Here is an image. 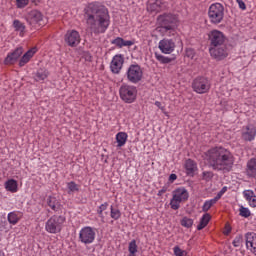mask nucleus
<instances>
[{"label":"nucleus","instance_id":"f257e3e1","mask_svg":"<svg viewBox=\"0 0 256 256\" xmlns=\"http://www.w3.org/2000/svg\"><path fill=\"white\" fill-rule=\"evenodd\" d=\"M86 23L94 35L106 33L111 25V17L106 8L93 5L89 7L87 12Z\"/></svg>","mask_w":256,"mask_h":256},{"label":"nucleus","instance_id":"f03ea898","mask_svg":"<svg viewBox=\"0 0 256 256\" xmlns=\"http://www.w3.org/2000/svg\"><path fill=\"white\" fill-rule=\"evenodd\" d=\"M177 17L173 14H162L157 18L155 32L162 37H175L177 35Z\"/></svg>","mask_w":256,"mask_h":256},{"label":"nucleus","instance_id":"7ed1b4c3","mask_svg":"<svg viewBox=\"0 0 256 256\" xmlns=\"http://www.w3.org/2000/svg\"><path fill=\"white\" fill-rule=\"evenodd\" d=\"M204 160H206L208 165L213 167V169L223 171V169H225V148L215 147L208 150L204 154Z\"/></svg>","mask_w":256,"mask_h":256},{"label":"nucleus","instance_id":"20e7f679","mask_svg":"<svg viewBox=\"0 0 256 256\" xmlns=\"http://www.w3.org/2000/svg\"><path fill=\"white\" fill-rule=\"evenodd\" d=\"M225 17V7L221 3H213L208 9V19L212 25H219Z\"/></svg>","mask_w":256,"mask_h":256},{"label":"nucleus","instance_id":"39448f33","mask_svg":"<svg viewBox=\"0 0 256 256\" xmlns=\"http://www.w3.org/2000/svg\"><path fill=\"white\" fill-rule=\"evenodd\" d=\"M189 199V192L185 187L176 188L172 192V199L170 200V207L174 211H177L181 207V203H185Z\"/></svg>","mask_w":256,"mask_h":256},{"label":"nucleus","instance_id":"423d86ee","mask_svg":"<svg viewBox=\"0 0 256 256\" xmlns=\"http://www.w3.org/2000/svg\"><path fill=\"white\" fill-rule=\"evenodd\" d=\"M65 221V216L54 215L46 221L45 231H47V233H52L53 235L61 233Z\"/></svg>","mask_w":256,"mask_h":256},{"label":"nucleus","instance_id":"0eeeda50","mask_svg":"<svg viewBox=\"0 0 256 256\" xmlns=\"http://www.w3.org/2000/svg\"><path fill=\"white\" fill-rule=\"evenodd\" d=\"M120 99L124 103H135L137 101V87L129 84H124L119 89Z\"/></svg>","mask_w":256,"mask_h":256},{"label":"nucleus","instance_id":"6e6552de","mask_svg":"<svg viewBox=\"0 0 256 256\" xmlns=\"http://www.w3.org/2000/svg\"><path fill=\"white\" fill-rule=\"evenodd\" d=\"M95 237H97L95 228L85 226L80 229L78 239L83 245H91L92 243H95Z\"/></svg>","mask_w":256,"mask_h":256},{"label":"nucleus","instance_id":"1a4fd4ad","mask_svg":"<svg viewBox=\"0 0 256 256\" xmlns=\"http://www.w3.org/2000/svg\"><path fill=\"white\" fill-rule=\"evenodd\" d=\"M126 77L130 83H139L143 79V68L139 64H131L126 71Z\"/></svg>","mask_w":256,"mask_h":256},{"label":"nucleus","instance_id":"9d476101","mask_svg":"<svg viewBox=\"0 0 256 256\" xmlns=\"http://www.w3.org/2000/svg\"><path fill=\"white\" fill-rule=\"evenodd\" d=\"M192 89L199 95L209 93V89H211V82L205 77H197L192 82Z\"/></svg>","mask_w":256,"mask_h":256},{"label":"nucleus","instance_id":"9b49d317","mask_svg":"<svg viewBox=\"0 0 256 256\" xmlns=\"http://www.w3.org/2000/svg\"><path fill=\"white\" fill-rule=\"evenodd\" d=\"M175 47V40L169 38H163L158 43V49L161 53H164V55H171V53L175 51Z\"/></svg>","mask_w":256,"mask_h":256},{"label":"nucleus","instance_id":"f8f14e48","mask_svg":"<svg viewBox=\"0 0 256 256\" xmlns=\"http://www.w3.org/2000/svg\"><path fill=\"white\" fill-rule=\"evenodd\" d=\"M211 47H221L225 43V35L219 30H212L208 34Z\"/></svg>","mask_w":256,"mask_h":256},{"label":"nucleus","instance_id":"ddd939ff","mask_svg":"<svg viewBox=\"0 0 256 256\" xmlns=\"http://www.w3.org/2000/svg\"><path fill=\"white\" fill-rule=\"evenodd\" d=\"M124 63L125 57L123 54H116L110 62V71L115 75H119L121 73V69H123Z\"/></svg>","mask_w":256,"mask_h":256},{"label":"nucleus","instance_id":"4468645a","mask_svg":"<svg viewBox=\"0 0 256 256\" xmlns=\"http://www.w3.org/2000/svg\"><path fill=\"white\" fill-rule=\"evenodd\" d=\"M64 41L69 47H77L81 43V34L77 30H68L65 34Z\"/></svg>","mask_w":256,"mask_h":256},{"label":"nucleus","instance_id":"2eb2a0df","mask_svg":"<svg viewBox=\"0 0 256 256\" xmlns=\"http://www.w3.org/2000/svg\"><path fill=\"white\" fill-rule=\"evenodd\" d=\"M23 55V47L16 48L13 52L8 53L6 56L4 63L5 65H15L19 58Z\"/></svg>","mask_w":256,"mask_h":256},{"label":"nucleus","instance_id":"dca6fc26","mask_svg":"<svg viewBox=\"0 0 256 256\" xmlns=\"http://www.w3.org/2000/svg\"><path fill=\"white\" fill-rule=\"evenodd\" d=\"M28 21L33 27H37V25L41 27L43 25V14L37 10H33L28 16Z\"/></svg>","mask_w":256,"mask_h":256},{"label":"nucleus","instance_id":"f3484780","mask_svg":"<svg viewBox=\"0 0 256 256\" xmlns=\"http://www.w3.org/2000/svg\"><path fill=\"white\" fill-rule=\"evenodd\" d=\"M246 248L256 255V234L254 232H248L245 234Z\"/></svg>","mask_w":256,"mask_h":256},{"label":"nucleus","instance_id":"a211bd4d","mask_svg":"<svg viewBox=\"0 0 256 256\" xmlns=\"http://www.w3.org/2000/svg\"><path fill=\"white\" fill-rule=\"evenodd\" d=\"M209 51L211 57H214V59L217 61H222V59H225V45L211 46Z\"/></svg>","mask_w":256,"mask_h":256},{"label":"nucleus","instance_id":"6ab92c4d","mask_svg":"<svg viewBox=\"0 0 256 256\" xmlns=\"http://www.w3.org/2000/svg\"><path fill=\"white\" fill-rule=\"evenodd\" d=\"M223 193H225V187H223L221 189V191L216 195L215 198L210 199V200H206L202 206V211L204 213H207V211H209V209H211L213 207V205H215V203H217V201H219L221 199V197H223Z\"/></svg>","mask_w":256,"mask_h":256},{"label":"nucleus","instance_id":"aec40b11","mask_svg":"<svg viewBox=\"0 0 256 256\" xmlns=\"http://www.w3.org/2000/svg\"><path fill=\"white\" fill-rule=\"evenodd\" d=\"M256 137V128L254 126H246L242 128V139L244 141H253Z\"/></svg>","mask_w":256,"mask_h":256},{"label":"nucleus","instance_id":"412c9836","mask_svg":"<svg viewBox=\"0 0 256 256\" xmlns=\"http://www.w3.org/2000/svg\"><path fill=\"white\" fill-rule=\"evenodd\" d=\"M35 53H37V47H33L30 50H28L19 60V67H25L27 63L33 59L35 56Z\"/></svg>","mask_w":256,"mask_h":256},{"label":"nucleus","instance_id":"4be33fe9","mask_svg":"<svg viewBox=\"0 0 256 256\" xmlns=\"http://www.w3.org/2000/svg\"><path fill=\"white\" fill-rule=\"evenodd\" d=\"M165 9H167V5L161 0H156L154 3L147 6V10L150 11V13H161V11H165Z\"/></svg>","mask_w":256,"mask_h":256},{"label":"nucleus","instance_id":"5701e85b","mask_svg":"<svg viewBox=\"0 0 256 256\" xmlns=\"http://www.w3.org/2000/svg\"><path fill=\"white\" fill-rule=\"evenodd\" d=\"M184 169L189 177H193L195 171H197V163L191 159H187L184 163Z\"/></svg>","mask_w":256,"mask_h":256},{"label":"nucleus","instance_id":"b1692460","mask_svg":"<svg viewBox=\"0 0 256 256\" xmlns=\"http://www.w3.org/2000/svg\"><path fill=\"white\" fill-rule=\"evenodd\" d=\"M246 175L251 178L256 177V158L248 160L246 164Z\"/></svg>","mask_w":256,"mask_h":256},{"label":"nucleus","instance_id":"393cba45","mask_svg":"<svg viewBox=\"0 0 256 256\" xmlns=\"http://www.w3.org/2000/svg\"><path fill=\"white\" fill-rule=\"evenodd\" d=\"M111 44L118 47V49H122V47H132V45H135V42L131 40H125L121 37H117L116 39L111 41Z\"/></svg>","mask_w":256,"mask_h":256},{"label":"nucleus","instance_id":"a878e982","mask_svg":"<svg viewBox=\"0 0 256 256\" xmlns=\"http://www.w3.org/2000/svg\"><path fill=\"white\" fill-rule=\"evenodd\" d=\"M244 199L247 201L250 207H256V195L253 190H244L243 191Z\"/></svg>","mask_w":256,"mask_h":256},{"label":"nucleus","instance_id":"bb28decb","mask_svg":"<svg viewBox=\"0 0 256 256\" xmlns=\"http://www.w3.org/2000/svg\"><path fill=\"white\" fill-rule=\"evenodd\" d=\"M14 31L18 33L19 37H25V33H27V27L25 23L21 22L20 20L13 21Z\"/></svg>","mask_w":256,"mask_h":256},{"label":"nucleus","instance_id":"cd10ccee","mask_svg":"<svg viewBox=\"0 0 256 256\" xmlns=\"http://www.w3.org/2000/svg\"><path fill=\"white\" fill-rule=\"evenodd\" d=\"M5 189L10 193H17L19 191V184L15 179H9L5 182Z\"/></svg>","mask_w":256,"mask_h":256},{"label":"nucleus","instance_id":"c85d7f7f","mask_svg":"<svg viewBox=\"0 0 256 256\" xmlns=\"http://www.w3.org/2000/svg\"><path fill=\"white\" fill-rule=\"evenodd\" d=\"M127 139H129V135H127L126 132H118L116 134V142L117 147H125V144L127 143Z\"/></svg>","mask_w":256,"mask_h":256},{"label":"nucleus","instance_id":"c756f323","mask_svg":"<svg viewBox=\"0 0 256 256\" xmlns=\"http://www.w3.org/2000/svg\"><path fill=\"white\" fill-rule=\"evenodd\" d=\"M49 77V71L47 69L40 68L34 74V79L37 82L45 81Z\"/></svg>","mask_w":256,"mask_h":256},{"label":"nucleus","instance_id":"7c9ffc66","mask_svg":"<svg viewBox=\"0 0 256 256\" xmlns=\"http://www.w3.org/2000/svg\"><path fill=\"white\" fill-rule=\"evenodd\" d=\"M235 163V158H233V154L229 151H225V170L231 171L233 164Z\"/></svg>","mask_w":256,"mask_h":256},{"label":"nucleus","instance_id":"2f4dec72","mask_svg":"<svg viewBox=\"0 0 256 256\" xmlns=\"http://www.w3.org/2000/svg\"><path fill=\"white\" fill-rule=\"evenodd\" d=\"M209 221H211V215L209 213L204 214L200 219V223L197 226V230L201 231L202 229H205V227L209 225Z\"/></svg>","mask_w":256,"mask_h":256},{"label":"nucleus","instance_id":"473e14b6","mask_svg":"<svg viewBox=\"0 0 256 256\" xmlns=\"http://www.w3.org/2000/svg\"><path fill=\"white\" fill-rule=\"evenodd\" d=\"M110 217L114 219V221H118V219H121V210L110 206Z\"/></svg>","mask_w":256,"mask_h":256},{"label":"nucleus","instance_id":"72a5a7b5","mask_svg":"<svg viewBox=\"0 0 256 256\" xmlns=\"http://www.w3.org/2000/svg\"><path fill=\"white\" fill-rule=\"evenodd\" d=\"M128 251H129V256H136L137 255L138 248H137V241L136 240H132L129 243Z\"/></svg>","mask_w":256,"mask_h":256},{"label":"nucleus","instance_id":"f704fd0d","mask_svg":"<svg viewBox=\"0 0 256 256\" xmlns=\"http://www.w3.org/2000/svg\"><path fill=\"white\" fill-rule=\"evenodd\" d=\"M180 224L182 227H186V229H191V227H193V219L189 217H183L180 221Z\"/></svg>","mask_w":256,"mask_h":256},{"label":"nucleus","instance_id":"c9c22d12","mask_svg":"<svg viewBox=\"0 0 256 256\" xmlns=\"http://www.w3.org/2000/svg\"><path fill=\"white\" fill-rule=\"evenodd\" d=\"M154 55L157 61H159V63H162L164 65H167V63L171 61V58L163 56L162 54L155 53Z\"/></svg>","mask_w":256,"mask_h":256},{"label":"nucleus","instance_id":"e433bc0d","mask_svg":"<svg viewBox=\"0 0 256 256\" xmlns=\"http://www.w3.org/2000/svg\"><path fill=\"white\" fill-rule=\"evenodd\" d=\"M47 205L52 209V211H57V199L49 196L47 198Z\"/></svg>","mask_w":256,"mask_h":256},{"label":"nucleus","instance_id":"4c0bfd02","mask_svg":"<svg viewBox=\"0 0 256 256\" xmlns=\"http://www.w3.org/2000/svg\"><path fill=\"white\" fill-rule=\"evenodd\" d=\"M8 221L11 225H17L19 223V216L15 212L8 214Z\"/></svg>","mask_w":256,"mask_h":256},{"label":"nucleus","instance_id":"58836bf2","mask_svg":"<svg viewBox=\"0 0 256 256\" xmlns=\"http://www.w3.org/2000/svg\"><path fill=\"white\" fill-rule=\"evenodd\" d=\"M67 188L69 190V193H75V192L79 191V185L77 183H75L74 181L68 182Z\"/></svg>","mask_w":256,"mask_h":256},{"label":"nucleus","instance_id":"ea45409f","mask_svg":"<svg viewBox=\"0 0 256 256\" xmlns=\"http://www.w3.org/2000/svg\"><path fill=\"white\" fill-rule=\"evenodd\" d=\"M239 215L241 217H245V219H247L248 217H251V210H249V208H245V207L241 206L239 209Z\"/></svg>","mask_w":256,"mask_h":256},{"label":"nucleus","instance_id":"a19ab883","mask_svg":"<svg viewBox=\"0 0 256 256\" xmlns=\"http://www.w3.org/2000/svg\"><path fill=\"white\" fill-rule=\"evenodd\" d=\"M107 207H109V203H107V202L101 204L98 207L97 213H98L99 217L103 218V211H107Z\"/></svg>","mask_w":256,"mask_h":256},{"label":"nucleus","instance_id":"79ce46f5","mask_svg":"<svg viewBox=\"0 0 256 256\" xmlns=\"http://www.w3.org/2000/svg\"><path fill=\"white\" fill-rule=\"evenodd\" d=\"M29 5V0H16L17 9H25Z\"/></svg>","mask_w":256,"mask_h":256},{"label":"nucleus","instance_id":"37998d69","mask_svg":"<svg viewBox=\"0 0 256 256\" xmlns=\"http://www.w3.org/2000/svg\"><path fill=\"white\" fill-rule=\"evenodd\" d=\"M174 255H176V256H186L187 252H185V250H181V248L179 246H175L174 247Z\"/></svg>","mask_w":256,"mask_h":256},{"label":"nucleus","instance_id":"c03bdc74","mask_svg":"<svg viewBox=\"0 0 256 256\" xmlns=\"http://www.w3.org/2000/svg\"><path fill=\"white\" fill-rule=\"evenodd\" d=\"M186 56L189 57L190 59H193L195 57V50H193V48H187Z\"/></svg>","mask_w":256,"mask_h":256},{"label":"nucleus","instance_id":"a18cd8bd","mask_svg":"<svg viewBox=\"0 0 256 256\" xmlns=\"http://www.w3.org/2000/svg\"><path fill=\"white\" fill-rule=\"evenodd\" d=\"M241 241H242L241 236L236 237V238L234 239V241H233L234 247H239V246L241 245Z\"/></svg>","mask_w":256,"mask_h":256},{"label":"nucleus","instance_id":"49530a36","mask_svg":"<svg viewBox=\"0 0 256 256\" xmlns=\"http://www.w3.org/2000/svg\"><path fill=\"white\" fill-rule=\"evenodd\" d=\"M236 2L238 3L240 9H242V11H245V9H247V6L245 5V2H243V0H236Z\"/></svg>","mask_w":256,"mask_h":256},{"label":"nucleus","instance_id":"de8ad7c7","mask_svg":"<svg viewBox=\"0 0 256 256\" xmlns=\"http://www.w3.org/2000/svg\"><path fill=\"white\" fill-rule=\"evenodd\" d=\"M213 177V173L211 172H203V179L209 180Z\"/></svg>","mask_w":256,"mask_h":256},{"label":"nucleus","instance_id":"09e8293b","mask_svg":"<svg viewBox=\"0 0 256 256\" xmlns=\"http://www.w3.org/2000/svg\"><path fill=\"white\" fill-rule=\"evenodd\" d=\"M175 181H177V174H170L169 182L174 183Z\"/></svg>","mask_w":256,"mask_h":256},{"label":"nucleus","instance_id":"8fccbe9b","mask_svg":"<svg viewBox=\"0 0 256 256\" xmlns=\"http://www.w3.org/2000/svg\"><path fill=\"white\" fill-rule=\"evenodd\" d=\"M155 105H156V107H158V109H161V111H165V106H163V104H161V102L156 101Z\"/></svg>","mask_w":256,"mask_h":256},{"label":"nucleus","instance_id":"3c124183","mask_svg":"<svg viewBox=\"0 0 256 256\" xmlns=\"http://www.w3.org/2000/svg\"><path fill=\"white\" fill-rule=\"evenodd\" d=\"M231 233V226H229L227 223L225 225V235H229Z\"/></svg>","mask_w":256,"mask_h":256},{"label":"nucleus","instance_id":"603ef678","mask_svg":"<svg viewBox=\"0 0 256 256\" xmlns=\"http://www.w3.org/2000/svg\"><path fill=\"white\" fill-rule=\"evenodd\" d=\"M165 191H166L165 189L159 190V191H158V195H159V196L163 195V194L165 193Z\"/></svg>","mask_w":256,"mask_h":256},{"label":"nucleus","instance_id":"864d4df0","mask_svg":"<svg viewBox=\"0 0 256 256\" xmlns=\"http://www.w3.org/2000/svg\"><path fill=\"white\" fill-rule=\"evenodd\" d=\"M0 256H5V253H3V250H0Z\"/></svg>","mask_w":256,"mask_h":256},{"label":"nucleus","instance_id":"5fc2aeb1","mask_svg":"<svg viewBox=\"0 0 256 256\" xmlns=\"http://www.w3.org/2000/svg\"><path fill=\"white\" fill-rule=\"evenodd\" d=\"M166 116H168L167 112H164Z\"/></svg>","mask_w":256,"mask_h":256}]
</instances>
